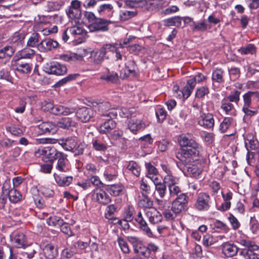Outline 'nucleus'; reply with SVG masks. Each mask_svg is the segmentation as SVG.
<instances>
[{
  "mask_svg": "<svg viewBox=\"0 0 259 259\" xmlns=\"http://www.w3.org/2000/svg\"><path fill=\"white\" fill-rule=\"evenodd\" d=\"M179 143L181 149L176 154L178 159L185 165L197 160L199 153L202 150V147L194 140L190 138L189 135H180Z\"/></svg>",
  "mask_w": 259,
  "mask_h": 259,
  "instance_id": "1",
  "label": "nucleus"
},
{
  "mask_svg": "<svg viewBox=\"0 0 259 259\" xmlns=\"http://www.w3.org/2000/svg\"><path fill=\"white\" fill-rule=\"evenodd\" d=\"M114 53L115 61H125L126 56L117 48L116 45L111 44H104L101 48L92 51L90 53L91 61L96 65L100 64L105 59H110L109 53Z\"/></svg>",
  "mask_w": 259,
  "mask_h": 259,
  "instance_id": "2",
  "label": "nucleus"
},
{
  "mask_svg": "<svg viewBox=\"0 0 259 259\" xmlns=\"http://www.w3.org/2000/svg\"><path fill=\"white\" fill-rule=\"evenodd\" d=\"M84 16L88 21V28L91 32L106 31L108 30L109 21L98 18L91 12L85 11Z\"/></svg>",
  "mask_w": 259,
  "mask_h": 259,
  "instance_id": "3",
  "label": "nucleus"
},
{
  "mask_svg": "<svg viewBox=\"0 0 259 259\" xmlns=\"http://www.w3.org/2000/svg\"><path fill=\"white\" fill-rule=\"evenodd\" d=\"M103 116L107 117L105 121L100 124L98 130L100 134H107L109 133L116 126V123L113 120L117 116V112L110 111L108 113H103Z\"/></svg>",
  "mask_w": 259,
  "mask_h": 259,
  "instance_id": "4",
  "label": "nucleus"
},
{
  "mask_svg": "<svg viewBox=\"0 0 259 259\" xmlns=\"http://www.w3.org/2000/svg\"><path fill=\"white\" fill-rule=\"evenodd\" d=\"M60 152L54 147L48 146L38 149L36 152V155L39 154L42 156V159L44 161L52 163L56 159Z\"/></svg>",
  "mask_w": 259,
  "mask_h": 259,
  "instance_id": "5",
  "label": "nucleus"
},
{
  "mask_svg": "<svg viewBox=\"0 0 259 259\" xmlns=\"http://www.w3.org/2000/svg\"><path fill=\"white\" fill-rule=\"evenodd\" d=\"M210 203L209 195L206 193L201 192L197 195L195 207L199 211H206L209 209Z\"/></svg>",
  "mask_w": 259,
  "mask_h": 259,
  "instance_id": "6",
  "label": "nucleus"
},
{
  "mask_svg": "<svg viewBox=\"0 0 259 259\" xmlns=\"http://www.w3.org/2000/svg\"><path fill=\"white\" fill-rule=\"evenodd\" d=\"M188 196L185 193H181L172 202L171 210L178 214L183 211L188 203Z\"/></svg>",
  "mask_w": 259,
  "mask_h": 259,
  "instance_id": "7",
  "label": "nucleus"
},
{
  "mask_svg": "<svg viewBox=\"0 0 259 259\" xmlns=\"http://www.w3.org/2000/svg\"><path fill=\"white\" fill-rule=\"evenodd\" d=\"M44 70L48 74L62 75L66 73L67 68L65 66L59 63L54 62L47 64L44 67Z\"/></svg>",
  "mask_w": 259,
  "mask_h": 259,
  "instance_id": "8",
  "label": "nucleus"
},
{
  "mask_svg": "<svg viewBox=\"0 0 259 259\" xmlns=\"http://www.w3.org/2000/svg\"><path fill=\"white\" fill-rule=\"evenodd\" d=\"M197 122L200 126L204 128H212L214 125L213 115L209 113H202L198 118Z\"/></svg>",
  "mask_w": 259,
  "mask_h": 259,
  "instance_id": "9",
  "label": "nucleus"
},
{
  "mask_svg": "<svg viewBox=\"0 0 259 259\" xmlns=\"http://www.w3.org/2000/svg\"><path fill=\"white\" fill-rule=\"evenodd\" d=\"M12 66L14 70L23 74L29 73L32 69V66L29 63L16 58H13L12 60Z\"/></svg>",
  "mask_w": 259,
  "mask_h": 259,
  "instance_id": "10",
  "label": "nucleus"
},
{
  "mask_svg": "<svg viewBox=\"0 0 259 259\" xmlns=\"http://www.w3.org/2000/svg\"><path fill=\"white\" fill-rule=\"evenodd\" d=\"M58 42L51 38H46L41 40L38 46V50L41 52H47L57 48Z\"/></svg>",
  "mask_w": 259,
  "mask_h": 259,
  "instance_id": "11",
  "label": "nucleus"
},
{
  "mask_svg": "<svg viewBox=\"0 0 259 259\" xmlns=\"http://www.w3.org/2000/svg\"><path fill=\"white\" fill-rule=\"evenodd\" d=\"M93 114L94 112L91 108L83 107L78 109L76 116L81 122H86L93 117Z\"/></svg>",
  "mask_w": 259,
  "mask_h": 259,
  "instance_id": "12",
  "label": "nucleus"
},
{
  "mask_svg": "<svg viewBox=\"0 0 259 259\" xmlns=\"http://www.w3.org/2000/svg\"><path fill=\"white\" fill-rule=\"evenodd\" d=\"M144 211L146 217L151 224H157L162 221L161 215L155 208H146L144 209Z\"/></svg>",
  "mask_w": 259,
  "mask_h": 259,
  "instance_id": "13",
  "label": "nucleus"
},
{
  "mask_svg": "<svg viewBox=\"0 0 259 259\" xmlns=\"http://www.w3.org/2000/svg\"><path fill=\"white\" fill-rule=\"evenodd\" d=\"M135 220L139 225V228L142 231L144 234L150 238L154 237V235L150 228L148 226L147 223L143 219L141 212H139Z\"/></svg>",
  "mask_w": 259,
  "mask_h": 259,
  "instance_id": "14",
  "label": "nucleus"
},
{
  "mask_svg": "<svg viewBox=\"0 0 259 259\" xmlns=\"http://www.w3.org/2000/svg\"><path fill=\"white\" fill-rule=\"evenodd\" d=\"M221 246L222 252L227 257L234 256L238 251V248L235 245L229 242L223 243Z\"/></svg>",
  "mask_w": 259,
  "mask_h": 259,
  "instance_id": "15",
  "label": "nucleus"
},
{
  "mask_svg": "<svg viewBox=\"0 0 259 259\" xmlns=\"http://www.w3.org/2000/svg\"><path fill=\"white\" fill-rule=\"evenodd\" d=\"M59 144L66 151H72L75 146L77 145V138L76 137H69L59 140Z\"/></svg>",
  "mask_w": 259,
  "mask_h": 259,
  "instance_id": "16",
  "label": "nucleus"
},
{
  "mask_svg": "<svg viewBox=\"0 0 259 259\" xmlns=\"http://www.w3.org/2000/svg\"><path fill=\"white\" fill-rule=\"evenodd\" d=\"M38 128L41 134L50 133L54 134L58 130L57 126L52 122H42L38 125Z\"/></svg>",
  "mask_w": 259,
  "mask_h": 259,
  "instance_id": "17",
  "label": "nucleus"
},
{
  "mask_svg": "<svg viewBox=\"0 0 259 259\" xmlns=\"http://www.w3.org/2000/svg\"><path fill=\"white\" fill-rule=\"evenodd\" d=\"M148 124H146L142 120L136 118H131L128 123V126L130 131L133 133L145 128Z\"/></svg>",
  "mask_w": 259,
  "mask_h": 259,
  "instance_id": "18",
  "label": "nucleus"
},
{
  "mask_svg": "<svg viewBox=\"0 0 259 259\" xmlns=\"http://www.w3.org/2000/svg\"><path fill=\"white\" fill-rule=\"evenodd\" d=\"M97 201L100 204L106 205L111 202L109 196L102 189H97L94 193Z\"/></svg>",
  "mask_w": 259,
  "mask_h": 259,
  "instance_id": "19",
  "label": "nucleus"
},
{
  "mask_svg": "<svg viewBox=\"0 0 259 259\" xmlns=\"http://www.w3.org/2000/svg\"><path fill=\"white\" fill-rule=\"evenodd\" d=\"M12 240L17 248H24L27 245L26 236L23 233L14 234Z\"/></svg>",
  "mask_w": 259,
  "mask_h": 259,
  "instance_id": "20",
  "label": "nucleus"
},
{
  "mask_svg": "<svg viewBox=\"0 0 259 259\" xmlns=\"http://www.w3.org/2000/svg\"><path fill=\"white\" fill-rule=\"evenodd\" d=\"M100 79L107 82L117 83L119 82V76L117 73L114 71L108 70L106 73H103L100 76Z\"/></svg>",
  "mask_w": 259,
  "mask_h": 259,
  "instance_id": "21",
  "label": "nucleus"
},
{
  "mask_svg": "<svg viewBox=\"0 0 259 259\" xmlns=\"http://www.w3.org/2000/svg\"><path fill=\"white\" fill-rule=\"evenodd\" d=\"M74 111V108H70L61 105H56L54 106L53 114L56 115H67L73 113Z\"/></svg>",
  "mask_w": 259,
  "mask_h": 259,
  "instance_id": "22",
  "label": "nucleus"
},
{
  "mask_svg": "<svg viewBox=\"0 0 259 259\" xmlns=\"http://www.w3.org/2000/svg\"><path fill=\"white\" fill-rule=\"evenodd\" d=\"M238 52L243 56L245 55H255L257 52V48L254 44H248L243 46L237 50Z\"/></svg>",
  "mask_w": 259,
  "mask_h": 259,
  "instance_id": "23",
  "label": "nucleus"
},
{
  "mask_svg": "<svg viewBox=\"0 0 259 259\" xmlns=\"http://www.w3.org/2000/svg\"><path fill=\"white\" fill-rule=\"evenodd\" d=\"M67 155L60 152L58 155L56 159L57 160V163L56 165V169L60 171H65L66 168V164L67 162Z\"/></svg>",
  "mask_w": 259,
  "mask_h": 259,
  "instance_id": "24",
  "label": "nucleus"
},
{
  "mask_svg": "<svg viewBox=\"0 0 259 259\" xmlns=\"http://www.w3.org/2000/svg\"><path fill=\"white\" fill-rule=\"evenodd\" d=\"M146 167L147 169V178L151 180L153 183H157V181L160 180L157 169L150 163L146 164Z\"/></svg>",
  "mask_w": 259,
  "mask_h": 259,
  "instance_id": "25",
  "label": "nucleus"
},
{
  "mask_svg": "<svg viewBox=\"0 0 259 259\" xmlns=\"http://www.w3.org/2000/svg\"><path fill=\"white\" fill-rule=\"evenodd\" d=\"M45 256L48 259H53L58 254L57 249L51 244H47L43 249Z\"/></svg>",
  "mask_w": 259,
  "mask_h": 259,
  "instance_id": "26",
  "label": "nucleus"
},
{
  "mask_svg": "<svg viewBox=\"0 0 259 259\" xmlns=\"http://www.w3.org/2000/svg\"><path fill=\"white\" fill-rule=\"evenodd\" d=\"M35 54V51L29 48H25L17 53L14 58L20 60L21 59H30Z\"/></svg>",
  "mask_w": 259,
  "mask_h": 259,
  "instance_id": "27",
  "label": "nucleus"
},
{
  "mask_svg": "<svg viewBox=\"0 0 259 259\" xmlns=\"http://www.w3.org/2000/svg\"><path fill=\"white\" fill-rule=\"evenodd\" d=\"M245 144L247 150H255L257 148L258 142L252 134H247L245 138Z\"/></svg>",
  "mask_w": 259,
  "mask_h": 259,
  "instance_id": "28",
  "label": "nucleus"
},
{
  "mask_svg": "<svg viewBox=\"0 0 259 259\" xmlns=\"http://www.w3.org/2000/svg\"><path fill=\"white\" fill-rule=\"evenodd\" d=\"M221 108L226 114L233 116L236 115V110L234 105L226 99H223L222 101Z\"/></svg>",
  "mask_w": 259,
  "mask_h": 259,
  "instance_id": "29",
  "label": "nucleus"
},
{
  "mask_svg": "<svg viewBox=\"0 0 259 259\" xmlns=\"http://www.w3.org/2000/svg\"><path fill=\"white\" fill-rule=\"evenodd\" d=\"M55 182L60 187L68 186L73 181V177L71 176L63 177L58 175H54Z\"/></svg>",
  "mask_w": 259,
  "mask_h": 259,
  "instance_id": "30",
  "label": "nucleus"
},
{
  "mask_svg": "<svg viewBox=\"0 0 259 259\" xmlns=\"http://www.w3.org/2000/svg\"><path fill=\"white\" fill-rule=\"evenodd\" d=\"M66 14L69 20L74 21L75 22H78L81 17V10H77L67 8L66 10Z\"/></svg>",
  "mask_w": 259,
  "mask_h": 259,
  "instance_id": "31",
  "label": "nucleus"
},
{
  "mask_svg": "<svg viewBox=\"0 0 259 259\" xmlns=\"http://www.w3.org/2000/svg\"><path fill=\"white\" fill-rule=\"evenodd\" d=\"M76 122L70 117H63L61 118L57 123V126L64 129H68L69 127L76 126Z\"/></svg>",
  "mask_w": 259,
  "mask_h": 259,
  "instance_id": "32",
  "label": "nucleus"
},
{
  "mask_svg": "<svg viewBox=\"0 0 259 259\" xmlns=\"http://www.w3.org/2000/svg\"><path fill=\"white\" fill-rule=\"evenodd\" d=\"M128 66L125 63V68L120 71V76L123 78L127 77L130 74L135 72V62L130 61L128 62Z\"/></svg>",
  "mask_w": 259,
  "mask_h": 259,
  "instance_id": "33",
  "label": "nucleus"
},
{
  "mask_svg": "<svg viewBox=\"0 0 259 259\" xmlns=\"http://www.w3.org/2000/svg\"><path fill=\"white\" fill-rule=\"evenodd\" d=\"M140 206L144 207L145 209L153 207V201L146 194L142 192V196L139 201Z\"/></svg>",
  "mask_w": 259,
  "mask_h": 259,
  "instance_id": "34",
  "label": "nucleus"
},
{
  "mask_svg": "<svg viewBox=\"0 0 259 259\" xmlns=\"http://www.w3.org/2000/svg\"><path fill=\"white\" fill-rule=\"evenodd\" d=\"M163 22L166 26L180 27L181 25L182 19L179 16H175L164 20Z\"/></svg>",
  "mask_w": 259,
  "mask_h": 259,
  "instance_id": "35",
  "label": "nucleus"
},
{
  "mask_svg": "<svg viewBox=\"0 0 259 259\" xmlns=\"http://www.w3.org/2000/svg\"><path fill=\"white\" fill-rule=\"evenodd\" d=\"M126 168L136 177H139L140 175L141 167L135 161H130L126 166Z\"/></svg>",
  "mask_w": 259,
  "mask_h": 259,
  "instance_id": "36",
  "label": "nucleus"
},
{
  "mask_svg": "<svg viewBox=\"0 0 259 259\" xmlns=\"http://www.w3.org/2000/svg\"><path fill=\"white\" fill-rule=\"evenodd\" d=\"M60 59L64 61L71 62L77 60H81L82 56L75 53H70L69 54L61 55Z\"/></svg>",
  "mask_w": 259,
  "mask_h": 259,
  "instance_id": "37",
  "label": "nucleus"
},
{
  "mask_svg": "<svg viewBox=\"0 0 259 259\" xmlns=\"http://www.w3.org/2000/svg\"><path fill=\"white\" fill-rule=\"evenodd\" d=\"M103 175L107 181H111L116 179L118 173L114 168L108 167L105 169Z\"/></svg>",
  "mask_w": 259,
  "mask_h": 259,
  "instance_id": "38",
  "label": "nucleus"
},
{
  "mask_svg": "<svg viewBox=\"0 0 259 259\" xmlns=\"http://www.w3.org/2000/svg\"><path fill=\"white\" fill-rule=\"evenodd\" d=\"M31 190L32 191H38L37 187L34 186L32 188ZM39 191H40L41 193L46 197H52L55 194V192L53 189L45 186H40Z\"/></svg>",
  "mask_w": 259,
  "mask_h": 259,
  "instance_id": "39",
  "label": "nucleus"
},
{
  "mask_svg": "<svg viewBox=\"0 0 259 259\" xmlns=\"http://www.w3.org/2000/svg\"><path fill=\"white\" fill-rule=\"evenodd\" d=\"M123 190V186L121 184L111 185L107 189L109 193L113 196L120 195Z\"/></svg>",
  "mask_w": 259,
  "mask_h": 259,
  "instance_id": "40",
  "label": "nucleus"
},
{
  "mask_svg": "<svg viewBox=\"0 0 259 259\" xmlns=\"http://www.w3.org/2000/svg\"><path fill=\"white\" fill-rule=\"evenodd\" d=\"M92 145L93 148L97 151H105L107 148V145L106 142L100 139L93 140Z\"/></svg>",
  "mask_w": 259,
  "mask_h": 259,
  "instance_id": "41",
  "label": "nucleus"
},
{
  "mask_svg": "<svg viewBox=\"0 0 259 259\" xmlns=\"http://www.w3.org/2000/svg\"><path fill=\"white\" fill-rule=\"evenodd\" d=\"M233 122L232 117H225L220 124L219 130L223 133L226 132Z\"/></svg>",
  "mask_w": 259,
  "mask_h": 259,
  "instance_id": "42",
  "label": "nucleus"
},
{
  "mask_svg": "<svg viewBox=\"0 0 259 259\" xmlns=\"http://www.w3.org/2000/svg\"><path fill=\"white\" fill-rule=\"evenodd\" d=\"M10 201L12 203H17L19 201L21 198L22 195L16 189L12 188V190L10 193L8 194Z\"/></svg>",
  "mask_w": 259,
  "mask_h": 259,
  "instance_id": "43",
  "label": "nucleus"
},
{
  "mask_svg": "<svg viewBox=\"0 0 259 259\" xmlns=\"http://www.w3.org/2000/svg\"><path fill=\"white\" fill-rule=\"evenodd\" d=\"M214 228L217 229V231L227 233L230 230V228L225 223L220 221L215 220L213 222Z\"/></svg>",
  "mask_w": 259,
  "mask_h": 259,
  "instance_id": "44",
  "label": "nucleus"
},
{
  "mask_svg": "<svg viewBox=\"0 0 259 259\" xmlns=\"http://www.w3.org/2000/svg\"><path fill=\"white\" fill-rule=\"evenodd\" d=\"M155 185V189L159 196L161 198H163L166 193V186L161 183L160 180L157 181V183H154Z\"/></svg>",
  "mask_w": 259,
  "mask_h": 259,
  "instance_id": "45",
  "label": "nucleus"
},
{
  "mask_svg": "<svg viewBox=\"0 0 259 259\" xmlns=\"http://www.w3.org/2000/svg\"><path fill=\"white\" fill-rule=\"evenodd\" d=\"M39 34L37 33H32L27 40V46L31 47H37L38 48V46L39 44Z\"/></svg>",
  "mask_w": 259,
  "mask_h": 259,
  "instance_id": "46",
  "label": "nucleus"
},
{
  "mask_svg": "<svg viewBox=\"0 0 259 259\" xmlns=\"http://www.w3.org/2000/svg\"><path fill=\"white\" fill-rule=\"evenodd\" d=\"M223 74L224 71L222 69L219 68L215 69L212 74V80L219 83L224 82Z\"/></svg>",
  "mask_w": 259,
  "mask_h": 259,
  "instance_id": "47",
  "label": "nucleus"
},
{
  "mask_svg": "<svg viewBox=\"0 0 259 259\" xmlns=\"http://www.w3.org/2000/svg\"><path fill=\"white\" fill-rule=\"evenodd\" d=\"M136 14L137 12L135 11L121 10L119 12V18L121 21H126L134 17Z\"/></svg>",
  "mask_w": 259,
  "mask_h": 259,
  "instance_id": "48",
  "label": "nucleus"
},
{
  "mask_svg": "<svg viewBox=\"0 0 259 259\" xmlns=\"http://www.w3.org/2000/svg\"><path fill=\"white\" fill-rule=\"evenodd\" d=\"M254 249H244L241 251L240 254L246 259H259L258 255L254 252Z\"/></svg>",
  "mask_w": 259,
  "mask_h": 259,
  "instance_id": "49",
  "label": "nucleus"
},
{
  "mask_svg": "<svg viewBox=\"0 0 259 259\" xmlns=\"http://www.w3.org/2000/svg\"><path fill=\"white\" fill-rule=\"evenodd\" d=\"M68 31L69 33L73 36L81 35L85 32V30L79 26H73L68 28Z\"/></svg>",
  "mask_w": 259,
  "mask_h": 259,
  "instance_id": "50",
  "label": "nucleus"
},
{
  "mask_svg": "<svg viewBox=\"0 0 259 259\" xmlns=\"http://www.w3.org/2000/svg\"><path fill=\"white\" fill-rule=\"evenodd\" d=\"M63 222L62 219L57 216L50 217L47 220L48 225L53 226H60Z\"/></svg>",
  "mask_w": 259,
  "mask_h": 259,
  "instance_id": "51",
  "label": "nucleus"
},
{
  "mask_svg": "<svg viewBox=\"0 0 259 259\" xmlns=\"http://www.w3.org/2000/svg\"><path fill=\"white\" fill-rule=\"evenodd\" d=\"M207 25L204 20L199 23L195 22L193 26L192 30L193 31H204L207 30Z\"/></svg>",
  "mask_w": 259,
  "mask_h": 259,
  "instance_id": "52",
  "label": "nucleus"
},
{
  "mask_svg": "<svg viewBox=\"0 0 259 259\" xmlns=\"http://www.w3.org/2000/svg\"><path fill=\"white\" fill-rule=\"evenodd\" d=\"M178 182V179L176 177H174L171 172L164 177L163 183L168 187L169 185L177 184Z\"/></svg>",
  "mask_w": 259,
  "mask_h": 259,
  "instance_id": "53",
  "label": "nucleus"
},
{
  "mask_svg": "<svg viewBox=\"0 0 259 259\" xmlns=\"http://www.w3.org/2000/svg\"><path fill=\"white\" fill-rule=\"evenodd\" d=\"M240 92L237 90H236L234 92H232L230 95L227 96L226 98L224 99H226L227 101H228L229 102H235L237 103L240 99Z\"/></svg>",
  "mask_w": 259,
  "mask_h": 259,
  "instance_id": "54",
  "label": "nucleus"
},
{
  "mask_svg": "<svg viewBox=\"0 0 259 259\" xmlns=\"http://www.w3.org/2000/svg\"><path fill=\"white\" fill-rule=\"evenodd\" d=\"M250 230L253 234H256L259 230V224L254 217H252L250 219Z\"/></svg>",
  "mask_w": 259,
  "mask_h": 259,
  "instance_id": "55",
  "label": "nucleus"
},
{
  "mask_svg": "<svg viewBox=\"0 0 259 259\" xmlns=\"http://www.w3.org/2000/svg\"><path fill=\"white\" fill-rule=\"evenodd\" d=\"M239 243L247 248L248 249H254V250H258V246L254 244V242L249 241L246 240L245 239H241L239 241Z\"/></svg>",
  "mask_w": 259,
  "mask_h": 259,
  "instance_id": "56",
  "label": "nucleus"
},
{
  "mask_svg": "<svg viewBox=\"0 0 259 259\" xmlns=\"http://www.w3.org/2000/svg\"><path fill=\"white\" fill-rule=\"evenodd\" d=\"M239 243L247 248L248 249H254V250H258V246L254 244V242L249 241L246 240L245 239H241L239 241Z\"/></svg>",
  "mask_w": 259,
  "mask_h": 259,
  "instance_id": "57",
  "label": "nucleus"
},
{
  "mask_svg": "<svg viewBox=\"0 0 259 259\" xmlns=\"http://www.w3.org/2000/svg\"><path fill=\"white\" fill-rule=\"evenodd\" d=\"M209 93V89L207 87H201L197 89L195 97L197 98H202Z\"/></svg>",
  "mask_w": 259,
  "mask_h": 259,
  "instance_id": "58",
  "label": "nucleus"
},
{
  "mask_svg": "<svg viewBox=\"0 0 259 259\" xmlns=\"http://www.w3.org/2000/svg\"><path fill=\"white\" fill-rule=\"evenodd\" d=\"M25 38L24 33L16 32L11 38V41L14 43L22 44Z\"/></svg>",
  "mask_w": 259,
  "mask_h": 259,
  "instance_id": "59",
  "label": "nucleus"
},
{
  "mask_svg": "<svg viewBox=\"0 0 259 259\" xmlns=\"http://www.w3.org/2000/svg\"><path fill=\"white\" fill-rule=\"evenodd\" d=\"M168 189L169 192V195L171 197H174L175 196H178L179 194L181 193V189L177 184L174 185H169L168 186Z\"/></svg>",
  "mask_w": 259,
  "mask_h": 259,
  "instance_id": "60",
  "label": "nucleus"
},
{
  "mask_svg": "<svg viewBox=\"0 0 259 259\" xmlns=\"http://www.w3.org/2000/svg\"><path fill=\"white\" fill-rule=\"evenodd\" d=\"M228 220L231 225L233 229L236 230L240 227V223L238 219L232 214H230L228 217Z\"/></svg>",
  "mask_w": 259,
  "mask_h": 259,
  "instance_id": "61",
  "label": "nucleus"
},
{
  "mask_svg": "<svg viewBox=\"0 0 259 259\" xmlns=\"http://www.w3.org/2000/svg\"><path fill=\"white\" fill-rule=\"evenodd\" d=\"M117 241L122 251L124 253H128L130 252V249L127 242L121 238H118Z\"/></svg>",
  "mask_w": 259,
  "mask_h": 259,
  "instance_id": "62",
  "label": "nucleus"
},
{
  "mask_svg": "<svg viewBox=\"0 0 259 259\" xmlns=\"http://www.w3.org/2000/svg\"><path fill=\"white\" fill-rule=\"evenodd\" d=\"M156 115L159 121H163L166 116V112L163 108L158 107L156 109Z\"/></svg>",
  "mask_w": 259,
  "mask_h": 259,
  "instance_id": "63",
  "label": "nucleus"
},
{
  "mask_svg": "<svg viewBox=\"0 0 259 259\" xmlns=\"http://www.w3.org/2000/svg\"><path fill=\"white\" fill-rule=\"evenodd\" d=\"M215 242V240L213 238V237L209 235V234H206L203 236V244L206 246L208 247L213 244H214Z\"/></svg>",
  "mask_w": 259,
  "mask_h": 259,
  "instance_id": "64",
  "label": "nucleus"
}]
</instances>
